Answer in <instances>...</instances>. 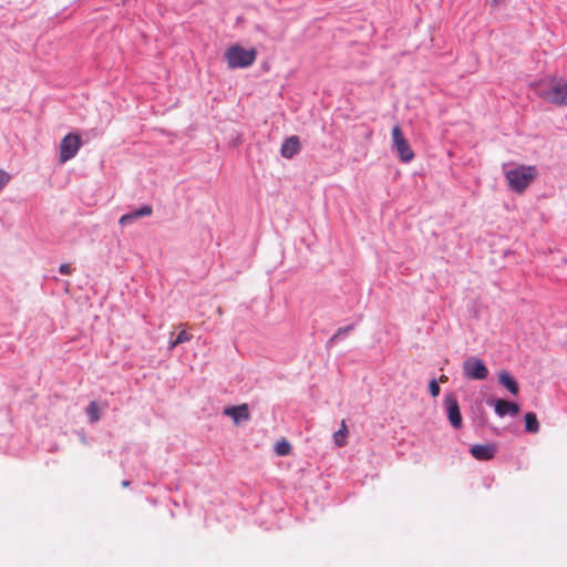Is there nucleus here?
I'll return each instance as SVG.
<instances>
[{
    "instance_id": "nucleus-9",
    "label": "nucleus",
    "mask_w": 567,
    "mask_h": 567,
    "mask_svg": "<svg viewBox=\"0 0 567 567\" xmlns=\"http://www.w3.org/2000/svg\"><path fill=\"white\" fill-rule=\"evenodd\" d=\"M487 404L494 406L495 413L499 417H504L505 415H516L519 412V405L517 403L502 399H488Z\"/></svg>"
},
{
    "instance_id": "nucleus-4",
    "label": "nucleus",
    "mask_w": 567,
    "mask_h": 567,
    "mask_svg": "<svg viewBox=\"0 0 567 567\" xmlns=\"http://www.w3.org/2000/svg\"><path fill=\"white\" fill-rule=\"evenodd\" d=\"M82 146V140L78 134L69 133L60 142L59 161L64 164L74 158Z\"/></svg>"
},
{
    "instance_id": "nucleus-23",
    "label": "nucleus",
    "mask_w": 567,
    "mask_h": 567,
    "mask_svg": "<svg viewBox=\"0 0 567 567\" xmlns=\"http://www.w3.org/2000/svg\"><path fill=\"white\" fill-rule=\"evenodd\" d=\"M446 380H447L446 375H441V377H440V381L444 382V381H446Z\"/></svg>"
},
{
    "instance_id": "nucleus-17",
    "label": "nucleus",
    "mask_w": 567,
    "mask_h": 567,
    "mask_svg": "<svg viewBox=\"0 0 567 567\" xmlns=\"http://www.w3.org/2000/svg\"><path fill=\"white\" fill-rule=\"evenodd\" d=\"M190 340V336L186 331H181L176 339L169 342V349L175 348L179 343H184Z\"/></svg>"
},
{
    "instance_id": "nucleus-20",
    "label": "nucleus",
    "mask_w": 567,
    "mask_h": 567,
    "mask_svg": "<svg viewBox=\"0 0 567 567\" xmlns=\"http://www.w3.org/2000/svg\"><path fill=\"white\" fill-rule=\"evenodd\" d=\"M135 217L138 219L144 216H148L152 214V208L150 206H143L134 212Z\"/></svg>"
},
{
    "instance_id": "nucleus-19",
    "label": "nucleus",
    "mask_w": 567,
    "mask_h": 567,
    "mask_svg": "<svg viewBox=\"0 0 567 567\" xmlns=\"http://www.w3.org/2000/svg\"><path fill=\"white\" fill-rule=\"evenodd\" d=\"M135 220H137V218L135 217V214L134 212L133 213H130V214H126V215H123L118 223L121 226H127V225H131L132 223H134Z\"/></svg>"
},
{
    "instance_id": "nucleus-12",
    "label": "nucleus",
    "mask_w": 567,
    "mask_h": 567,
    "mask_svg": "<svg viewBox=\"0 0 567 567\" xmlns=\"http://www.w3.org/2000/svg\"><path fill=\"white\" fill-rule=\"evenodd\" d=\"M498 381L512 394L516 395L518 393V391H519L518 384L515 381V379L507 371H501L498 373Z\"/></svg>"
},
{
    "instance_id": "nucleus-5",
    "label": "nucleus",
    "mask_w": 567,
    "mask_h": 567,
    "mask_svg": "<svg viewBox=\"0 0 567 567\" xmlns=\"http://www.w3.org/2000/svg\"><path fill=\"white\" fill-rule=\"evenodd\" d=\"M392 150L404 163H410L414 158V152L410 147L408 140L404 137L402 130L398 125L392 128Z\"/></svg>"
},
{
    "instance_id": "nucleus-18",
    "label": "nucleus",
    "mask_w": 567,
    "mask_h": 567,
    "mask_svg": "<svg viewBox=\"0 0 567 567\" xmlns=\"http://www.w3.org/2000/svg\"><path fill=\"white\" fill-rule=\"evenodd\" d=\"M11 175L7 171L0 168V192L10 183Z\"/></svg>"
},
{
    "instance_id": "nucleus-24",
    "label": "nucleus",
    "mask_w": 567,
    "mask_h": 567,
    "mask_svg": "<svg viewBox=\"0 0 567 567\" xmlns=\"http://www.w3.org/2000/svg\"><path fill=\"white\" fill-rule=\"evenodd\" d=\"M503 0H492L493 3L497 4L499 2H502Z\"/></svg>"
},
{
    "instance_id": "nucleus-3",
    "label": "nucleus",
    "mask_w": 567,
    "mask_h": 567,
    "mask_svg": "<svg viewBox=\"0 0 567 567\" xmlns=\"http://www.w3.org/2000/svg\"><path fill=\"white\" fill-rule=\"evenodd\" d=\"M224 55L230 69H244L255 62L257 52L254 48L246 49L239 44H235L229 47Z\"/></svg>"
},
{
    "instance_id": "nucleus-1",
    "label": "nucleus",
    "mask_w": 567,
    "mask_h": 567,
    "mask_svg": "<svg viewBox=\"0 0 567 567\" xmlns=\"http://www.w3.org/2000/svg\"><path fill=\"white\" fill-rule=\"evenodd\" d=\"M507 187L516 194H524L539 175L536 165L506 163L502 167Z\"/></svg>"
},
{
    "instance_id": "nucleus-2",
    "label": "nucleus",
    "mask_w": 567,
    "mask_h": 567,
    "mask_svg": "<svg viewBox=\"0 0 567 567\" xmlns=\"http://www.w3.org/2000/svg\"><path fill=\"white\" fill-rule=\"evenodd\" d=\"M535 93L544 101L558 106H567V80L546 75L532 84Z\"/></svg>"
},
{
    "instance_id": "nucleus-6",
    "label": "nucleus",
    "mask_w": 567,
    "mask_h": 567,
    "mask_svg": "<svg viewBox=\"0 0 567 567\" xmlns=\"http://www.w3.org/2000/svg\"><path fill=\"white\" fill-rule=\"evenodd\" d=\"M463 373L470 380H485L488 375V369L477 357H468L463 362Z\"/></svg>"
},
{
    "instance_id": "nucleus-10",
    "label": "nucleus",
    "mask_w": 567,
    "mask_h": 567,
    "mask_svg": "<svg viewBox=\"0 0 567 567\" xmlns=\"http://www.w3.org/2000/svg\"><path fill=\"white\" fill-rule=\"evenodd\" d=\"M470 452L478 461H488L494 457L496 446L494 444H476L471 447Z\"/></svg>"
},
{
    "instance_id": "nucleus-7",
    "label": "nucleus",
    "mask_w": 567,
    "mask_h": 567,
    "mask_svg": "<svg viewBox=\"0 0 567 567\" xmlns=\"http://www.w3.org/2000/svg\"><path fill=\"white\" fill-rule=\"evenodd\" d=\"M443 403L451 426L454 429H460L462 426L463 420L456 398L453 394H446Z\"/></svg>"
},
{
    "instance_id": "nucleus-11",
    "label": "nucleus",
    "mask_w": 567,
    "mask_h": 567,
    "mask_svg": "<svg viewBox=\"0 0 567 567\" xmlns=\"http://www.w3.org/2000/svg\"><path fill=\"white\" fill-rule=\"evenodd\" d=\"M299 150L300 142L298 137L291 136L282 143L280 154L285 158H291L299 152Z\"/></svg>"
},
{
    "instance_id": "nucleus-16",
    "label": "nucleus",
    "mask_w": 567,
    "mask_h": 567,
    "mask_svg": "<svg viewBox=\"0 0 567 567\" xmlns=\"http://www.w3.org/2000/svg\"><path fill=\"white\" fill-rule=\"evenodd\" d=\"M87 416L91 422H96L100 420V408L95 403H91L86 409Z\"/></svg>"
},
{
    "instance_id": "nucleus-21",
    "label": "nucleus",
    "mask_w": 567,
    "mask_h": 567,
    "mask_svg": "<svg viewBox=\"0 0 567 567\" xmlns=\"http://www.w3.org/2000/svg\"><path fill=\"white\" fill-rule=\"evenodd\" d=\"M429 391L432 396H437L440 394V385L436 380H431L429 383Z\"/></svg>"
},
{
    "instance_id": "nucleus-15",
    "label": "nucleus",
    "mask_w": 567,
    "mask_h": 567,
    "mask_svg": "<svg viewBox=\"0 0 567 567\" xmlns=\"http://www.w3.org/2000/svg\"><path fill=\"white\" fill-rule=\"evenodd\" d=\"M275 452L279 456H286V455L290 454L291 445L286 440L278 441L275 445Z\"/></svg>"
},
{
    "instance_id": "nucleus-22",
    "label": "nucleus",
    "mask_w": 567,
    "mask_h": 567,
    "mask_svg": "<svg viewBox=\"0 0 567 567\" xmlns=\"http://www.w3.org/2000/svg\"><path fill=\"white\" fill-rule=\"evenodd\" d=\"M59 271L62 275H70V274H72L73 269H72L71 265H69V264H61L59 267Z\"/></svg>"
},
{
    "instance_id": "nucleus-13",
    "label": "nucleus",
    "mask_w": 567,
    "mask_h": 567,
    "mask_svg": "<svg viewBox=\"0 0 567 567\" xmlns=\"http://www.w3.org/2000/svg\"><path fill=\"white\" fill-rule=\"evenodd\" d=\"M347 435L348 429L346 422H341V427L333 433V442L338 447L344 446L347 444Z\"/></svg>"
},
{
    "instance_id": "nucleus-14",
    "label": "nucleus",
    "mask_w": 567,
    "mask_h": 567,
    "mask_svg": "<svg viewBox=\"0 0 567 567\" xmlns=\"http://www.w3.org/2000/svg\"><path fill=\"white\" fill-rule=\"evenodd\" d=\"M525 427L527 432L537 433L539 431V423L535 413L525 414Z\"/></svg>"
},
{
    "instance_id": "nucleus-8",
    "label": "nucleus",
    "mask_w": 567,
    "mask_h": 567,
    "mask_svg": "<svg viewBox=\"0 0 567 567\" xmlns=\"http://www.w3.org/2000/svg\"><path fill=\"white\" fill-rule=\"evenodd\" d=\"M223 414L228 416L235 425H240L250 420L249 408L246 403L226 406Z\"/></svg>"
}]
</instances>
